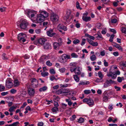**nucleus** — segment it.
I'll return each instance as SVG.
<instances>
[{
    "label": "nucleus",
    "mask_w": 126,
    "mask_h": 126,
    "mask_svg": "<svg viewBox=\"0 0 126 126\" xmlns=\"http://www.w3.org/2000/svg\"><path fill=\"white\" fill-rule=\"evenodd\" d=\"M65 101L68 103V105L69 106L71 105L72 104V103L71 102V100L69 98L66 99Z\"/></svg>",
    "instance_id": "obj_27"
},
{
    "label": "nucleus",
    "mask_w": 126,
    "mask_h": 126,
    "mask_svg": "<svg viewBox=\"0 0 126 126\" xmlns=\"http://www.w3.org/2000/svg\"><path fill=\"white\" fill-rule=\"evenodd\" d=\"M67 61V59L66 58V57L64 55H63L60 59V61L62 63H64Z\"/></svg>",
    "instance_id": "obj_16"
},
{
    "label": "nucleus",
    "mask_w": 126,
    "mask_h": 126,
    "mask_svg": "<svg viewBox=\"0 0 126 126\" xmlns=\"http://www.w3.org/2000/svg\"><path fill=\"white\" fill-rule=\"evenodd\" d=\"M112 45L114 47H116L117 48L119 46V44L114 42H113V44H112Z\"/></svg>",
    "instance_id": "obj_49"
},
{
    "label": "nucleus",
    "mask_w": 126,
    "mask_h": 126,
    "mask_svg": "<svg viewBox=\"0 0 126 126\" xmlns=\"http://www.w3.org/2000/svg\"><path fill=\"white\" fill-rule=\"evenodd\" d=\"M46 58V56L45 55L42 56L40 58L39 60V61L40 62L42 63H44V60Z\"/></svg>",
    "instance_id": "obj_22"
},
{
    "label": "nucleus",
    "mask_w": 126,
    "mask_h": 126,
    "mask_svg": "<svg viewBox=\"0 0 126 126\" xmlns=\"http://www.w3.org/2000/svg\"><path fill=\"white\" fill-rule=\"evenodd\" d=\"M70 70L71 72H74L75 75L79 76L81 74L82 70L79 67L73 68L72 67H70Z\"/></svg>",
    "instance_id": "obj_2"
},
{
    "label": "nucleus",
    "mask_w": 126,
    "mask_h": 126,
    "mask_svg": "<svg viewBox=\"0 0 126 126\" xmlns=\"http://www.w3.org/2000/svg\"><path fill=\"white\" fill-rule=\"evenodd\" d=\"M46 64L49 66H51L52 65V63H51L49 60L47 61L46 63Z\"/></svg>",
    "instance_id": "obj_36"
},
{
    "label": "nucleus",
    "mask_w": 126,
    "mask_h": 126,
    "mask_svg": "<svg viewBox=\"0 0 126 126\" xmlns=\"http://www.w3.org/2000/svg\"><path fill=\"white\" fill-rule=\"evenodd\" d=\"M6 8L5 7H2V8H0V11L1 12H2L5 11Z\"/></svg>",
    "instance_id": "obj_59"
},
{
    "label": "nucleus",
    "mask_w": 126,
    "mask_h": 126,
    "mask_svg": "<svg viewBox=\"0 0 126 126\" xmlns=\"http://www.w3.org/2000/svg\"><path fill=\"white\" fill-rule=\"evenodd\" d=\"M110 9V8H107L106 11L108 13L112 14L113 13H111L110 11H111Z\"/></svg>",
    "instance_id": "obj_48"
},
{
    "label": "nucleus",
    "mask_w": 126,
    "mask_h": 126,
    "mask_svg": "<svg viewBox=\"0 0 126 126\" xmlns=\"http://www.w3.org/2000/svg\"><path fill=\"white\" fill-rule=\"evenodd\" d=\"M86 39H83L82 40L81 45L82 46L84 45L85 43Z\"/></svg>",
    "instance_id": "obj_54"
},
{
    "label": "nucleus",
    "mask_w": 126,
    "mask_h": 126,
    "mask_svg": "<svg viewBox=\"0 0 126 126\" xmlns=\"http://www.w3.org/2000/svg\"><path fill=\"white\" fill-rule=\"evenodd\" d=\"M47 41V40L45 38H41L39 39L38 40V43L41 45H44V44L46 43V42Z\"/></svg>",
    "instance_id": "obj_17"
},
{
    "label": "nucleus",
    "mask_w": 126,
    "mask_h": 126,
    "mask_svg": "<svg viewBox=\"0 0 126 126\" xmlns=\"http://www.w3.org/2000/svg\"><path fill=\"white\" fill-rule=\"evenodd\" d=\"M120 65L121 66H123L124 67H126V63H121Z\"/></svg>",
    "instance_id": "obj_62"
},
{
    "label": "nucleus",
    "mask_w": 126,
    "mask_h": 126,
    "mask_svg": "<svg viewBox=\"0 0 126 126\" xmlns=\"http://www.w3.org/2000/svg\"><path fill=\"white\" fill-rule=\"evenodd\" d=\"M76 7L78 9H79L80 10L82 9V8L80 6L79 3L78 1L76 2Z\"/></svg>",
    "instance_id": "obj_37"
},
{
    "label": "nucleus",
    "mask_w": 126,
    "mask_h": 126,
    "mask_svg": "<svg viewBox=\"0 0 126 126\" xmlns=\"http://www.w3.org/2000/svg\"><path fill=\"white\" fill-rule=\"evenodd\" d=\"M69 92V90L67 89H64L62 90V93H68Z\"/></svg>",
    "instance_id": "obj_40"
},
{
    "label": "nucleus",
    "mask_w": 126,
    "mask_h": 126,
    "mask_svg": "<svg viewBox=\"0 0 126 126\" xmlns=\"http://www.w3.org/2000/svg\"><path fill=\"white\" fill-rule=\"evenodd\" d=\"M57 94H63L62 90L61 89H59L56 92Z\"/></svg>",
    "instance_id": "obj_34"
},
{
    "label": "nucleus",
    "mask_w": 126,
    "mask_h": 126,
    "mask_svg": "<svg viewBox=\"0 0 126 126\" xmlns=\"http://www.w3.org/2000/svg\"><path fill=\"white\" fill-rule=\"evenodd\" d=\"M52 110L53 112H56L58 111V108L57 107H54L52 109Z\"/></svg>",
    "instance_id": "obj_35"
},
{
    "label": "nucleus",
    "mask_w": 126,
    "mask_h": 126,
    "mask_svg": "<svg viewBox=\"0 0 126 126\" xmlns=\"http://www.w3.org/2000/svg\"><path fill=\"white\" fill-rule=\"evenodd\" d=\"M98 75L99 77L101 79H102L104 77V75L103 74L101 71H99L98 72Z\"/></svg>",
    "instance_id": "obj_31"
},
{
    "label": "nucleus",
    "mask_w": 126,
    "mask_h": 126,
    "mask_svg": "<svg viewBox=\"0 0 126 126\" xmlns=\"http://www.w3.org/2000/svg\"><path fill=\"white\" fill-rule=\"evenodd\" d=\"M121 31L122 33L126 34V27H122L121 28Z\"/></svg>",
    "instance_id": "obj_39"
},
{
    "label": "nucleus",
    "mask_w": 126,
    "mask_h": 126,
    "mask_svg": "<svg viewBox=\"0 0 126 126\" xmlns=\"http://www.w3.org/2000/svg\"><path fill=\"white\" fill-rule=\"evenodd\" d=\"M71 56L73 58H77L78 57V55L74 53H73L71 54Z\"/></svg>",
    "instance_id": "obj_45"
},
{
    "label": "nucleus",
    "mask_w": 126,
    "mask_h": 126,
    "mask_svg": "<svg viewBox=\"0 0 126 126\" xmlns=\"http://www.w3.org/2000/svg\"><path fill=\"white\" fill-rule=\"evenodd\" d=\"M42 76L43 77L47 76L48 75V73L47 72H43L41 73Z\"/></svg>",
    "instance_id": "obj_32"
},
{
    "label": "nucleus",
    "mask_w": 126,
    "mask_h": 126,
    "mask_svg": "<svg viewBox=\"0 0 126 126\" xmlns=\"http://www.w3.org/2000/svg\"><path fill=\"white\" fill-rule=\"evenodd\" d=\"M26 34L21 33L18 35L17 38L19 41L24 42L26 41Z\"/></svg>",
    "instance_id": "obj_3"
},
{
    "label": "nucleus",
    "mask_w": 126,
    "mask_h": 126,
    "mask_svg": "<svg viewBox=\"0 0 126 126\" xmlns=\"http://www.w3.org/2000/svg\"><path fill=\"white\" fill-rule=\"evenodd\" d=\"M90 83L89 81L85 80L84 81H80V83L79 84V85H87L89 84Z\"/></svg>",
    "instance_id": "obj_18"
},
{
    "label": "nucleus",
    "mask_w": 126,
    "mask_h": 126,
    "mask_svg": "<svg viewBox=\"0 0 126 126\" xmlns=\"http://www.w3.org/2000/svg\"><path fill=\"white\" fill-rule=\"evenodd\" d=\"M76 118V116L75 115H73L70 118V120L71 121L74 120Z\"/></svg>",
    "instance_id": "obj_61"
},
{
    "label": "nucleus",
    "mask_w": 126,
    "mask_h": 126,
    "mask_svg": "<svg viewBox=\"0 0 126 126\" xmlns=\"http://www.w3.org/2000/svg\"><path fill=\"white\" fill-rule=\"evenodd\" d=\"M110 86V85L108 81V80H107L104 84V87L105 88H107L108 86Z\"/></svg>",
    "instance_id": "obj_25"
},
{
    "label": "nucleus",
    "mask_w": 126,
    "mask_h": 126,
    "mask_svg": "<svg viewBox=\"0 0 126 126\" xmlns=\"http://www.w3.org/2000/svg\"><path fill=\"white\" fill-rule=\"evenodd\" d=\"M19 124L18 122H16L11 124L12 126H17Z\"/></svg>",
    "instance_id": "obj_47"
},
{
    "label": "nucleus",
    "mask_w": 126,
    "mask_h": 126,
    "mask_svg": "<svg viewBox=\"0 0 126 126\" xmlns=\"http://www.w3.org/2000/svg\"><path fill=\"white\" fill-rule=\"evenodd\" d=\"M114 88L117 91H120L121 89L120 87L116 86H114Z\"/></svg>",
    "instance_id": "obj_51"
},
{
    "label": "nucleus",
    "mask_w": 126,
    "mask_h": 126,
    "mask_svg": "<svg viewBox=\"0 0 126 126\" xmlns=\"http://www.w3.org/2000/svg\"><path fill=\"white\" fill-rule=\"evenodd\" d=\"M43 47L45 49H51V45L48 42L45 43L43 45Z\"/></svg>",
    "instance_id": "obj_13"
},
{
    "label": "nucleus",
    "mask_w": 126,
    "mask_h": 126,
    "mask_svg": "<svg viewBox=\"0 0 126 126\" xmlns=\"http://www.w3.org/2000/svg\"><path fill=\"white\" fill-rule=\"evenodd\" d=\"M84 92L85 94H89L91 93V92L89 90H85L84 91Z\"/></svg>",
    "instance_id": "obj_50"
},
{
    "label": "nucleus",
    "mask_w": 126,
    "mask_h": 126,
    "mask_svg": "<svg viewBox=\"0 0 126 126\" xmlns=\"http://www.w3.org/2000/svg\"><path fill=\"white\" fill-rule=\"evenodd\" d=\"M57 28L58 30H62L64 31H66L67 29L66 26H64L63 25H61L59 24Z\"/></svg>",
    "instance_id": "obj_15"
},
{
    "label": "nucleus",
    "mask_w": 126,
    "mask_h": 126,
    "mask_svg": "<svg viewBox=\"0 0 126 126\" xmlns=\"http://www.w3.org/2000/svg\"><path fill=\"white\" fill-rule=\"evenodd\" d=\"M28 22H27L26 20H22L20 25V28L22 29H25L28 26Z\"/></svg>",
    "instance_id": "obj_5"
},
{
    "label": "nucleus",
    "mask_w": 126,
    "mask_h": 126,
    "mask_svg": "<svg viewBox=\"0 0 126 126\" xmlns=\"http://www.w3.org/2000/svg\"><path fill=\"white\" fill-rule=\"evenodd\" d=\"M35 92L34 89L31 88L29 89L28 90V93L30 96L33 97L34 96Z\"/></svg>",
    "instance_id": "obj_12"
},
{
    "label": "nucleus",
    "mask_w": 126,
    "mask_h": 126,
    "mask_svg": "<svg viewBox=\"0 0 126 126\" xmlns=\"http://www.w3.org/2000/svg\"><path fill=\"white\" fill-rule=\"evenodd\" d=\"M47 88L46 86H44L39 89V91L40 92L44 91H46L47 89Z\"/></svg>",
    "instance_id": "obj_26"
},
{
    "label": "nucleus",
    "mask_w": 126,
    "mask_h": 126,
    "mask_svg": "<svg viewBox=\"0 0 126 126\" xmlns=\"http://www.w3.org/2000/svg\"><path fill=\"white\" fill-rule=\"evenodd\" d=\"M14 85L15 87L18 86L19 85V81L17 79H15L14 81Z\"/></svg>",
    "instance_id": "obj_23"
},
{
    "label": "nucleus",
    "mask_w": 126,
    "mask_h": 126,
    "mask_svg": "<svg viewBox=\"0 0 126 126\" xmlns=\"http://www.w3.org/2000/svg\"><path fill=\"white\" fill-rule=\"evenodd\" d=\"M90 59L92 61H94L96 59V58L95 55L93 54L90 57Z\"/></svg>",
    "instance_id": "obj_28"
},
{
    "label": "nucleus",
    "mask_w": 126,
    "mask_h": 126,
    "mask_svg": "<svg viewBox=\"0 0 126 126\" xmlns=\"http://www.w3.org/2000/svg\"><path fill=\"white\" fill-rule=\"evenodd\" d=\"M31 84L33 87L36 88L38 86V82L35 78H33L32 79V81Z\"/></svg>",
    "instance_id": "obj_9"
},
{
    "label": "nucleus",
    "mask_w": 126,
    "mask_h": 126,
    "mask_svg": "<svg viewBox=\"0 0 126 126\" xmlns=\"http://www.w3.org/2000/svg\"><path fill=\"white\" fill-rule=\"evenodd\" d=\"M79 41L78 39H76L74 41L73 43L75 44H76L77 43H79Z\"/></svg>",
    "instance_id": "obj_57"
},
{
    "label": "nucleus",
    "mask_w": 126,
    "mask_h": 126,
    "mask_svg": "<svg viewBox=\"0 0 126 126\" xmlns=\"http://www.w3.org/2000/svg\"><path fill=\"white\" fill-rule=\"evenodd\" d=\"M37 13V12L33 10L28 11L27 13V16L29 18H32Z\"/></svg>",
    "instance_id": "obj_6"
},
{
    "label": "nucleus",
    "mask_w": 126,
    "mask_h": 126,
    "mask_svg": "<svg viewBox=\"0 0 126 126\" xmlns=\"http://www.w3.org/2000/svg\"><path fill=\"white\" fill-rule=\"evenodd\" d=\"M40 14L37 15V17L35 20L36 23H39L43 21L45 18L48 16V13L46 11L40 10L39 11Z\"/></svg>",
    "instance_id": "obj_1"
},
{
    "label": "nucleus",
    "mask_w": 126,
    "mask_h": 126,
    "mask_svg": "<svg viewBox=\"0 0 126 126\" xmlns=\"http://www.w3.org/2000/svg\"><path fill=\"white\" fill-rule=\"evenodd\" d=\"M6 55L4 53H3L2 55V56H3L2 59L4 60H7L8 59L5 56Z\"/></svg>",
    "instance_id": "obj_64"
},
{
    "label": "nucleus",
    "mask_w": 126,
    "mask_h": 126,
    "mask_svg": "<svg viewBox=\"0 0 126 126\" xmlns=\"http://www.w3.org/2000/svg\"><path fill=\"white\" fill-rule=\"evenodd\" d=\"M35 32L37 34H39L41 32V30L40 29H36L35 30Z\"/></svg>",
    "instance_id": "obj_55"
},
{
    "label": "nucleus",
    "mask_w": 126,
    "mask_h": 126,
    "mask_svg": "<svg viewBox=\"0 0 126 126\" xmlns=\"http://www.w3.org/2000/svg\"><path fill=\"white\" fill-rule=\"evenodd\" d=\"M82 19L83 21L88 22L90 20L91 18L90 16L87 17L83 16L82 17Z\"/></svg>",
    "instance_id": "obj_19"
},
{
    "label": "nucleus",
    "mask_w": 126,
    "mask_h": 126,
    "mask_svg": "<svg viewBox=\"0 0 126 126\" xmlns=\"http://www.w3.org/2000/svg\"><path fill=\"white\" fill-rule=\"evenodd\" d=\"M98 44L97 42H93L91 45L93 46L96 47L98 46Z\"/></svg>",
    "instance_id": "obj_56"
},
{
    "label": "nucleus",
    "mask_w": 126,
    "mask_h": 126,
    "mask_svg": "<svg viewBox=\"0 0 126 126\" xmlns=\"http://www.w3.org/2000/svg\"><path fill=\"white\" fill-rule=\"evenodd\" d=\"M117 20L116 19H111V22L112 23H115L117 22Z\"/></svg>",
    "instance_id": "obj_53"
},
{
    "label": "nucleus",
    "mask_w": 126,
    "mask_h": 126,
    "mask_svg": "<svg viewBox=\"0 0 126 126\" xmlns=\"http://www.w3.org/2000/svg\"><path fill=\"white\" fill-rule=\"evenodd\" d=\"M107 75L108 77H111L112 79H115L117 77V75L114 72H112L110 70L109 72H107Z\"/></svg>",
    "instance_id": "obj_10"
},
{
    "label": "nucleus",
    "mask_w": 126,
    "mask_h": 126,
    "mask_svg": "<svg viewBox=\"0 0 126 126\" xmlns=\"http://www.w3.org/2000/svg\"><path fill=\"white\" fill-rule=\"evenodd\" d=\"M114 35L112 34L110 37V39L109 40V41L110 42H112L113 41V39L114 36Z\"/></svg>",
    "instance_id": "obj_41"
},
{
    "label": "nucleus",
    "mask_w": 126,
    "mask_h": 126,
    "mask_svg": "<svg viewBox=\"0 0 126 126\" xmlns=\"http://www.w3.org/2000/svg\"><path fill=\"white\" fill-rule=\"evenodd\" d=\"M124 80V78L123 77H117V81L119 82H121L122 80Z\"/></svg>",
    "instance_id": "obj_29"
},
{
    "label": "nucleus",
    "mask_w": 126,
    "mask_h": 126,
    "mask_svg": "<svg viewBox=\"0 0 126 126\" xmlns=\"http://www.w3.org/2000/svg\"><path fill=\"white\" fill-rule=\"evenodd\" d=\"M62 105L63 106L62 108L64 109H65L66 108V107L67 106V105L65 104L62 103Z\"/></svg>",
    "instance_id": "obj_63"
},
{
    "label": "nucleus",
    "mask_w": 126,
    "mask_h": 126,
    "mask_svg": "<svg viewBox=\"0 0 126 126\" xmlns=\"http://www.w3.org/2000/svg\"><path fill=\"white\" fill-rule=\"evenodd\" d=\"M5 85L6 87L8 88H11L13 86V83L10 79H8L6 80Z\"/></svg>",
    "instance_id": "obj_8"
},
{
    "label": "nucleus",
    "mask_w": 126,
    "mask_h": 126,
    "mask_svg": "<svg viewBox=\"0 0 126 126\" xmlns=\"http://www.w3.org/2000/svg\"><path fill=\"white\" fill-rule=\"evenodd\" d=\"M58 43L61 46L62 45L63 41H62V39L61 38H60L58 40Z\"/></svg>",
    "instance_id": "obj_44"
},
{
    "label": "nucleus",
    "mask_w": 126,
    "mask_h": 126,
    "mask_svg": "<svg viewBox=\"0 0 126 126\" xmlns=\"http://www.w3.org/2000/svg\"><path fill=\"white\" fill-rule=\"evenodd\" d=\"M54 48L55 49H58L60 46L58 43L55 42L53 44Z\"/></svg>",
    "instance_id": "obj_21"
},
{
    "label": "nucleus",
    "mask_w": 126,
    "mask_h": 126,
    "mask_svg": "<svg viewBox=\"0 0 126 126\" xmlns=\"http://www.w3.org/2000/svg\"><path fill=\"white\" fill-rule=\"evenodd\" d=\"M50 73L52 74H54L55 73V72L53 69H50L49 70Z\"/></svg>",
    "instance_id": "obj_43"
},
{
    "label": "nucleus",
    "mask_w": 126,
    "mask_h": 126,
    "mask_svg": "<svg viewBox=\"0 0 126 126\" xmlns=\"http://www.w3.org/2000/svg\"><path fill=\"white\" fill-rule=\"evenodd\" d=\"M84 119L82 117H80L78 119V122L79 123H83L84 121Z\"/></svg>",
    "instance_id": "obj_42"
},
{
    "label": "nucleus",
    "mask_w": 126,
    "mask_h": 126,
    "mask_svg": "<svg viewBox=\"0 0 126 126\" xmlns=\"http://www.w3.org/2000/svg\"><path fill=\"white\" fill-rule=\"evenodd\" d=\"M104 65L106 67H107L108 66V63L105 60H104Z\"/></svg>",
    "instance_id": "obj_58"
},
{
    "label": "nucleus",
    "mask_w": 126,
    "mask_h": 126,
    "mask_svg": "<svg viewBox=\"0 0 126 126\" xmlns=\"http://www.w3.org/2000/svg\"><path fill=\"white\" fill-rule=\"evenodd\" d=\"M101 79H99L98 78H97L95 80V81L97 83H100L102 82V80Z\"/></svg>",
    "instance_id": "obj_46"
},
{
    "label": "nucleus",
    "mask_w": 126,
    "mask_h": 126,
    "mask_svg": "<svg viewBox=\"0 0 126 126\" xmlns=\"http://www.w3.org/2000/svg\"><path fill=\"white\" fill-rule=\"evenodd\" d=\"M65 68H63L60 69L59 70L60 72L61 73H63L65 71Z\"/></svg>",
    "instance_id": "obj_60"
},
{
    "label": "nucleus",
    "mask_w": 126,
    "mask_h": 126,
    "mask_svg": "<svg viewBox=\"0 0 126 126\" xmlns=\"http://www.w3.org/2000/svg\"><path fill=\"white\" fill-rule=\"evenodd\" d=\"M78 75H73V77L74 80L77 82H79L80 80L78 76Z\"/></svg>",
    "instance_id": "obj_20"
},
{
    "label": "nucleus",
    "mask_w": 126,
    "mask_h": 126,
    "mask_svg": "<svg viewBox=\"0 0 126 126\" xmlns=\"http://www.w3.org/2000/svg\"><path fill=\"white\" fill-rule=\"evenodd\" d=\"M109 96L107 92H105L103 96V101L105 102H107L108 101Z\"/></svg>",
    "instance_id": "obj_11"
},
{
    "label": "nucleus",
    "mask_w": 126,
    "mask_h": 126,
    "mask_svg": "<svg viewBox=\"0 0 126 126\" xmlns=\"http://www.w3.org/2000/svg\"><path fill=\"white\" fill-rule=\"evenodd\" d=\"M53 30L52 29H49L47 32V35L49 36L52 37L56 34L55 32H53Z\"/></svg>",
    "instance_id": "obj_14"
},
{
    "label": "nucleus",
    "mask_w": 126,
    "mask_h": 126,
    "mask_svg": "<svg viewBox=\"0 0 126 126\" xmlns=\"http://www.w3.org/2000/svg\"><path fill=\"white\" fill-rule=\"evenodd\" d=\"M75 94L74 92L72 91H69V92L67 94V96L70 99V96H71V97H72Z\"/></svg>",
    "instance_id": "obj_24"
},
{
    "label": "nucleus",
    "mask_w": 126,
    "mask_h": 126,
    "mask_svg": "<svg viewBox=\"0 0 126 126\" xmlns=\"http://www.w3.org/2000/svg\"><path fill=\"white\" fill-rule=\"evenodd\" d=\"M16 92V90L14 89H12L10 91V93L12 94L15 93Z\"/></svg>",
    "instance_id": "obj_52"
},
{
    "label": "nucleus",
    "mask_w": 126,
    "mask_h": 126,
    "mask_svg": "<svg viewBox=\"0 0 126 126\" xmlns=\"http://www.w3.org/2000/svg\"><path fill=\"white\" fill-rule=\"evenodd\" d=\"M16 108L14 106H12L10 107L9 110V111L10 112H12Z\"/></svg>",
    "instance_id": "obj_38"
},
{
    "label": "nucleus",
    "mask_w": 126,
    "mask_h": 126,
    "mask_svg": "<svg viewBox=\"0 0 126 126\" xmlns=\"http://www.w3.org/2000/svg\"><path fill=\"white\" fill-rule=\"evenodd\" d=\"M83 101V102L86 103L90 107H92L94 105V102L93 100L90 98L84 99Z\"/></svg>",
    "instance_id": "obj_4"
},
{
    "label": "nucleus",
    "mask_w": 126,
    "mask_h": 126,
    "mask_svg": "<svg viewBox=\"0 0 126 126\" xmlns=\"http://www.w3.org/2000/svg\"><path fill=\"white\" fill-rule=\"evenodd\" d=\"M5 88L4 86L2 84L0 85V91L1 92L5 90Z\"/></svg>",
    "instance_id": "obj_33"
},
{
    "label": "nucleus",
    "mask_w": 126,
    "mask_h": 126,
    "mask_svg": "<svg viewBox=\"0 0 126 126\" xmlns=\"http://www.w3.org/2000/svg\"><path fill=\"white\" fill-rule=\"evenodd\" d=\"M59 19L58 15L54 13L52 14L50 17V19L53 22L57 21Z\"/></svg>",
    "instance_id": "obj_7"
},
{
    "label": "nucleus",
    "mask_w": 126,
    "mask_h": 126,
    "mask_svg": "<svg viewBox=\"0 0 126 126\" xmlns=\"http://www.w3.org/2000/svg\"><path fill=\"white\" fill-rule=\"evenodd\" d=\"M77 65V63L74 62L71 63L70 64V65L71 67H72L73 68L77 67L76 66Z\"/></svg>",
    "instance_id": "obj_30"
}]
</instances>
